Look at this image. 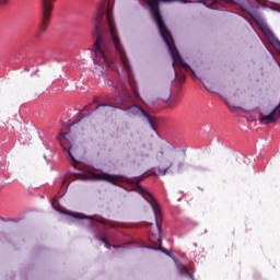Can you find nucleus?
<instances>
[{
    "label": "nucleus",
    "mask_w": 280,
    "mask_h": 280,
    "mask_svg": "<svg viewBox=\"0 0 280 280\" xmlns=\"http://www.w3.org/2000/svg\"><path fill=\"white\" fill-rule=\"evenodd\" d=\"M95 36L93 60L94 65L101 69L117 70V62L115 61V51L120 58L124 69L128 73L129 86L136 97H139V90H137V81L132 78L130 61L126 54V48L121 44V38L115 25V16L113 15V7L105 2L98 9L95 18Z\"/></svg>",
    "instance_id": "f257e3e1"
},
{
    "label": "nucleus",
    "mask_w": 280,
    "mask_h": 280,
    "mask_svg": "<svg viewBox=\"0 0 280 280\" xmlns=\"http://www.w3.org/2000/svg\"><path fill=\"white\" fill-rule=\"evenodd\" d=\"M173 1H180L182 3H191V0H147V3L149 5L151 16H153L159 27V32L163 40L165 45L168 47L170 54L173 59V67L175 69V73H176V67H178L182 75H184L186 71H191V73H195L191 67H189V65L183 61V58L180 57V52H178L176 45H174V37H172V33L165 25L163 15H161V8L159 7V3H173Z\"/></svg>",
    "instance_id": "f03ea898"
},
{
    "label": "nucleus",
    "mask_w": 280,
    "mask_h": 280,
    "mask_svg": "<svg viewBox=\"0 0 280 280\" xmlns=\"http://www.w3.org/2000/svg\"><path fill=\"white\" fill-rule=\"evenodd\" d=\"M138 192L141 194L142 197L145 198L147 201L151 205L153 213L155 215L158 233L156 234L150 233L149 240L153 244H156V243L161 244V242L163 241V238L161 237L162 229H161V225H159V219L161 220V208H159V203L156 202V199H154L152 194L145 191V189H143L142 187H138Z\"/></svg>",
    "instance_id": "7ed1b4c3"
},
{
    "label": "nucleus",
    "mask_w": 280,
    "mask_h": 280,
    "mask_svg": "<svg viewBox=\"0 0 280 280\" xmlns=\"http://www.w3.org/2000/svg\"><path fill=\"white\" fill-rule=\"evenodd\" d=\"M165 153L160 151L156 155L158 161H160V165L158 168V173H154V176H165L172 167H174V161L172 159L163 158Z\"/></svg>",
    "instance_id": "20e7f679"
},
{
    "label": "nucleus",
    "mask_w": 280,
    "mask_h": 280,
    "mask_svg": "<svg viewBox=\"0 0 280 280\" xmlns=\"http://www.w3.org/2000/svg\"><path fill=\"white\" fill-rule=\"evenodd\" d=\"M128 115H132L133 117H144L149 125L151 126L152 130H154V120L152 119V116L148 114L143 108H141L139 105H131L127 108H124Z\"/></svg>",
    "instance_id": "39448f33"
},
{
    "label": "nucleus",
    "mask_w": 280,
    "mask_h": 280,
    "mask_svg": "<svg viewBox=\"0 0 280 280\" xmlns=\"http://www.w3.org/2000/svg\"><path fill=\"white\" fill-rule=\"evenodd\" d=\"M92 177L94 178V180H105L106 183H112V185H115V183L119 180L118 176H114L108 173L92 174Z\"/></svg>",
    "instance_id": "423d86ee"
},
{
    "label": "nucleus",
    "mask_w": 280,
    "mask_h": 280,
    "mask_svg": "<svg viewBox=\"0 0 280 280\" xmlns=\"http://www.w3.org/2000/svg\"><path fill=\"white\" fill-rule=\"evenodd\" d=\"M63 150L67 151L69 159L72 161V166L74 167V170H78V160H75V148L71 145L69 149L63 148Z\"/></svg>",
    "instance_id": "0eeeda50"
},
{
    "label": "nucleus",
    "mask_w": 280,
    "mask_h": 280,
    "mask_svg": "<svg viewBox=\"0 0 280 280\" xmlns=\"http://www.w3.org/2000/svg\"><path fill=\"white\" fill-rule=\"evenodd\" d=\"M238 93L240 89L237 88L229 86L224 89V95L228 97H237Z\"/></svg>",
    "instance_id": "6e6552de"
},
{
    "label": "nucleus",
    "mask_w": 280,
    "mask_h": 280,
    "mask_svg": "<svg viewBox=\"0 0 280 280\" xmlns=\"http://www.w3.org/2000/svg\"><path fill=\"white\" fill-rule=\"evenodd\" d=\"M224 102L230 108H236L235 103L229 101V98H224Z\"/></svg>",
    "instance_id": "1a4fd4ad"
},
{
    "label": "nucleus",
    "mask_w": 280,
    "mask_h": 280,
    "mask_svg": "<svg viewBox=\"0 0 280 280\" xmlns=\"http://www.w3.org/2000/svg\"><path fill=\"white\" fill-rule=\"evenodd\" d=\"M180 275H189V270L187 269L186 266H182V268L179 269Z\"/></svg>",
    "instance_id": "9d476101"
},
{
    "label": "nucleus",
    "mask_w": 280,
    "mask_h": 280,
    "mask_svg": "<svg viewBox=\"0 0 280 280\" xmlns=\"http://www.w3.org/2000/svg\"><path fill=\"white\" fill-rule=\"evenodd\" d=\"M101 242H103V244H105V246H110V243H108V241L105 237H102Z\"/></svg>",
    "instance_id": "9b49d317"
},
{
    "label": "nucleus",
    "mask_w": 280,
    "mask_h": 280,
    "mask_svg": "<svg viewBox=\"0 0 280 280\" xmlns=\"http://www.w3.org/2000/svg\"><path fill=\"white\" fill-rule=\"evenodd\" d=\"M203 85L206 86L207 91L211 92V86H209V83H203Z\"/></svg>",
    "instance_id": "f8f14e48"
},
{
    "label": "nucleus",
    "mask_w": 280,
    "mask_h": 280,
    "mask_svg": "<svg viewBox=\"0 0 280 280\" xmlns=\"http://www.w3.org/2000/svg\"><path fill=\"white\" fill-rule=\"evenodd\" d=\"M60 135H61V137H62L63 139H67V137L69 136V133H67V132L60 133Z\"/></svg>",
    "instance_id": "ddd939ff"
},
{
    "label": "nucleus",
    "mask_w": 280,
    "mask_h": 280,
    "mask_svg": "<svg viewBox=\"0 0 280 280\" xmlns=\"http://www.w3.org/2000/svg\"><path fill=\"white\" fill-rule=\"evenodd\" d=\"M126 96H127V100H130V93H128L127 91H126Z\"/></svg>",
    "instance_id": "4468645a"
},
{
    "label": "nucleus",
    "mask_w": 280,
    "mask_h": 280,
    "mask_svg": "<svg viewBox=\"0 0 280 280\" xmlns=\"http://www.w3.org/2000/svg\"><path fill=\"white\" fill-rule=\"evenodd\" d=\"M100 106H109L108 104H102V105H98L97 108H100Z\"/></svg>",
    "instance_id": "2eb2a0df"
},
{
    "label": "nucleus",
    "mask_w": 280,
    "mask_h": 280,
    "mask_svg": "<svg viewBox=\"0 0 280 280\" xmlns=\"http://www.w3.org/2000/svg\"><path fill=\"white\" fill-rule=\"evenodd\" d=\"M180 167H183V162H180L179 164H178V168L180 170Z\"/></svg>",
    "instance_id": "dca6fc26"
},
{
    "label": "nucleus",
    "mask_w": 280,
    "mask_h": 280,
    "mask_svg": "<svg viewBox=\"0 0 280 280\" xmlns=\"http://www.w3.org/2000/svg\"><path fill=\"white\" fill-rule=\"evenodd\" d=\"M170 97H171V94L168 93V95H167V97H166V101L170 100Z\"/></svg>",
    "instance_id": "f3484780"
},
{
    "label": "nucleus",
    "mask_w": 280,
    "mask_h": 280,
    "mask_svg": "<svg viewBox=\"0 0 280 280\" xmlns=\"http://www.w3.org/2000/svg\"><path fill=\"white\" fill-rule=\"evenodd\" d=\"M212 3H218V0H212Z\"/></svg>",
    "instance_id": "a211bd4d"
}]
</instances>
